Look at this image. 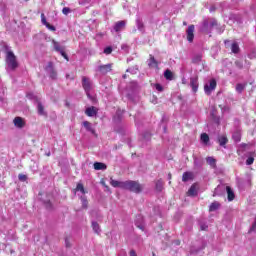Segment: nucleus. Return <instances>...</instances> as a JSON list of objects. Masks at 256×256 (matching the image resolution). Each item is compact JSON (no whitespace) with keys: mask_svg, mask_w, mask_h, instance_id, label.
I'll use <instances>...</instances> for the list:
<instances>
[{"mask_svg":"<svg viewBox=\"0 0 256 256\" xmlns=\"http://www.w3.org/2000/svg\"><path fill=\"white\" fill-rule=\"evenodd\" d=\"M121 189H126L127 191H131L132 193H141V191H143L141 184L133 180L122 182Z\"/></svg>","mask_w":256,"mask_h":256,"instance_id":"f257e3e1","label":"nucleus"},{"mask_svg":"<svg viewBox=\"0 0 256 256\" xmlns=\"http://www.w3.org/2000/svg\"><path fill=\"white\" fill-rule=\"evenodd\" d=\"M6 63L12 71H15L17 67H19V62H17V56L13 53V51L6 52Z\"/></svg>","mask_w":256,"mask_h":256,"instance_id":"f03ea898","label":"nucleus"},{"mask_svg":"<svg viewBox=\"0 0 256 256\" xmlns=\"http://www.w3.org/2000/svg\"><path fill=\"white\" fill-rule=\"evenodd\" d=\"M52 43H53L54 50L60 53L62 57L66 59V61H69V56H67V53L65 52V48L55 40H53Z\"/></svg>","mask_w":256,"mask_h":256,"instance_id":"7ed1b4c3","label":"nucleus"},{"mask_svg":"<svg viewBox=\"0 0 256 256\" xmlns=\"http://www.w3.org/2000/svg\"><path fill=\"white\" fill-rule=\"evenodd\" d=\"M186 39L188 43H193V40L195 39V25H189L186 30Z\"/></svg>","mask_w":256,"mask_h":256,"instance_id":"20e7f679","label":"nucleus"},{"mask_svg":"<svg viewBox=\"0 0 256 256\" xmlns=\"http://www.w3.org/2000/svg\"><path fill=\"white\" fill-rule=\"evenodd\" d=\"M216 88H217V81L215 79H212L210 81V85L206 84L204 86V91L206 95H211L212 91H215Z\"/></svg>","mask_w":256,"mask_h":256,"instance_id":"39448f33","label":"nucleus"},{"mask_svg":"<svg viewBox=\"0 0 256 256\" xmlns=\"http://www.w3.org/2000/svg\"><path fill=\"white\" fill-rule=\"evenodd\" d=\"M98 71L102 73V75H107V73H111V71H113V64L100 65L98 67Z\"/></svg>","mask_w":256,"mask_h":256,"instance_id":"423d86ee","label":"nucleus"},{"mask_svg":"<svg viewBox=\"0 0 256 256\" xmlns=\"http://www.w3.org/2000/svg\"><path fill=\"white\" fill-rule=\"evenodd\" d=\"M82 87L84 89V91H91L92 89V83H91V79H89V77L83 76L82 77Z\"/></svg>","mask_w":256,"mask_h":256,"instance_id":"0eeeda50","label":"nucleus"},{"mask_svg":"<svg viewBox=\"0 0 256 256\" xmlns=\"http://www.w3.org/2000/svg\"><path fill=\"white\" fill-rule=\"evenodd\" d=\"M83 127L86 129V131H89L94 137H97V132L95 131V128H93V125L89 121H84L82 123Z\"/></svg>","mask_w":256,"mask_h":256,"instance_id":"6e6552de","label":"nucleus"},{"mask_svg":"<svg viewBox=\"0 0 256 256\" xmlns=\"http://www.w3.org/2000/svg\"><path fill=\"white\" fill-rule=\"evenodd\" d=\"M127 25V22L125 20H121L115 23L114 25V31L116 33H120V31H123Z\"/></svg>","mask_w":256,"mask_h":256,"instance_id":"1a4fd4ad","label":"nucleus"},{"mask_svg":"<svg viewBox=\"0 0 256 256\" xmlns=\"http://www.w3.org/2000/svg\"><path fill=\"white\" fill-rule=\"evenodd\" d=\"M13 124L18 128V129H23L25 127L26 123L25 120L19 116L15 117L13 120Z\"/></svg>","mask_w":256,"mask_h":256,"instance_id":"9d476101","label":"nucleus"},{"mask_svg":"<svg viewBox=\"0 0 256 256\" xmlns=\"http://www.w3.org/2000/svg\"><path fill=\"white\" fill-rule=\"evenodd\" d=\"M98 112L99 110L95 106H91L85 110V115H87V117H95Z\"/></svg>","mask_w":256,"mask_h":256,"instance_id":"9b49d317","label":"nucleus"},{"mask_svg":"<svg viewBox=\"0 0 256 256\" xmlns=\"http://www.w3.org/2000/svg\"><path fill=\"white\" fill-rule=\"evenodd\" d=\"M41 22H42V24L45 25V27H46L47 29H49L50 31H56L55 26H53V25H51L49 22H47V18H45V14H44V13L41 14Z\"/></svg>","mask_w":256,"mask_h":256,"instance_id":"f8f14e48","label":"nucleus"},{"mask_svg":"<svg viewBox=\"0 0 256 256\" xmlns=\"http://www.w3.org/2000/svg\"><path fill=\"white\" fill-rule=\"evenodd\" d=\"M148 67L155 68V69L159 68V62H157V60L155 59V56L152 54L149 55Z\"/></svg>","mask_w":256,"mask_h":256,"instance_id":"ddd939ff","label":"nucleus"},{"mask_svg":"<svg viewBox=\"0 0 256 256\" xmlns=\"http://www.w3.org/2000/svg\"><path fill=\"white\" fill-rule=\"evenodd\" d=\"M226 193H227V199L228 201H234L235 200V192L233 191L230 186H226Z\"/></svg>","mask_w":256,"mask_h":256,"instance_id":"4468645a","label":"nucleus"},{"mask_svg":"<svg viewBox=\"0 0 256 256\" xmlns=\"http://www.w3.org/2000/svg\"><path fill=\"white\" fill-rule=\"evenodd\" d=\"M190 87H192V91L197 93V89H199V83L197 82V78H190Z\"/></svg>","mask_w":256,"mask_h":256,"instance_id":"2eb2a0df","label":"nucleus"},{"mask_svg":"<svg viewBox=\"0 0 256 256\" xmlns=\"http://www.w3.org/2000/svg\"><path fill=\"white\" fill-rule=\"evenodd\" d=\"M193 180V172H184L182 175L183 183H187V181Z\"/></svg>","mask_w":256,"mask_h":256,"instance_id":"dca6fc26","label":"nucleus"},{"mask_svg":"<svg viewBox=\"0 0 256 256\" xmlns=\"http://www.w3.org/2000/svg\"><path fill=\"white\" fill-rule=\"evenodd\" d=\"M206 162L212 169H217V160L213 157H207Z\"/></svg>","mask_w":256,"mask_h":256,"instance_id":"f3484780","label":"nucleus"},{"mask_svg":"<svg viewBox=\"0 0 256 256\" xmlns=\"http://www.w3.org/2000/svg\"><path fill=\"white\" fill-rule=\"evenodd\" d=\"M94 169L95 171H104V169H107V165L102 162H95Z\"/></svg>","mask_w":256,"mask_h":256,"instance_id":"a211bd4d","label":"nucleus"},{"mask_svg":"<svg viewBox=\"0 0 256 256\" xmlns=\"http://www.w3.org/2000/svg\"><path fill=\"white\" fill-rule=\"evenodd\" d=\"M187 195H188L189 197H197V186H196L195 184H193V185L189 188V190H188V192H187Z\"/></svg>","mask_w":256,"mask_h":256,"instance_id":"6ab92c4d","label":"nucleus"},{"mask_svg":"<svg viewBox=\"0 0 256 256\" xmlns=\"http://www.w3.org/2000/svg\"><path fill=\"white\" fill-rule=\"evenodd\" d=\"M201 61H203V54L201 53L195 54L192 58V63H194V65H199Z\"/></svg>","mask_w":256,"mask_h":256,"instance_id":"aec40b11","label":"nucleus"},{"mask_svg":"<svg viewBox=\"0 0 256 256\" xmlns=\"http://www.w3.org/2000/svg\"><path fill=\"white\" fill-rule=\"evenodd\" d=\"M164 77L167 81H173L175 77L173 76V72L169 69L165 70Z\"/></svg>","mask_w":256,"mask_h":256,"instance_id":"412c9836","label":"nucleus"},{"mask_svg":"<svg viewBox=\"0 0 256 256\" xmlns=\"http://www.w3.org/2000/svg\"><path fill=\"white\" fill-rule=\"evenodd\" d=\"M48 67L51 69L50 71L51 79H57V71H55V69L53 68V62H49Z\"/></svg>","mask_w":256,"mask_h":256,"instance_id":"4be33fe9","label":"nucleus"},{"mask_svg":"<svg viewBox=\"0 0 256 256\" xmlns=\"http://www.w3.org/2000/svg\"><path fill=\"white\" fill-rule=\"evenodd\" d=\"M218 143L221 147H225L229 143V139L226 136H220L218 137Z\"/></svg>","mask_w":256,"mask_h":256,"instance_id":"5701e85b","label":"nucleus"},{"mask_svg":"<svg viewBox=\"0 0 256 256\" xmlns=\"http://www.w3.org/2000/svg\"><path fill=\"white\" fill-rule=\"evenodd\" d=\"M221 207V203L214 201L210 204L209 206V211L213 212V211H217V209H219Z\"/></svg>","mask_w":256,"mask_h":256,"instance_id":"b1692460","label":"nucleus"},{"mask_svg":"<svg viewBox=\"0 0 256 256\" xmlns=\"http://www.w3.org/2000/svg\"><path fill=\"white\" fill-rule=\"evenodd\" d=\"M240 51H241V48L239 47V43L237 42L232 43L231 52L237 55V53H239Z\"/></svg>","mask_w":256,"mask_h":256,"instance_id":"393cba45","label":"nucleus"},{"mask_svg":"<svg viewBox=\"0 0 256 256\" xmlns=\"http://www.w3.org/2000/svg\"><path fill=\"white\" fill-rule=\"evenodd\" d=\"M92 229L94 231V233H96V235H99V233H101V226H99V223L97 222H92Z\"/></svg>","mask_w":256,"mask_h":256,"instance_id":"a878e982","label":"nucleus"},{"mask_svg":"<svg viewBox=\"0 0 256 256\" xmlns=\"http://www.w3.org/2000/svg\"><path fill=\"white\" fill-rule=\"evenodd\" d=\"M37 109H38V115H47V113L45 112V107L41 102H38Z\"/></svg>","mask_w":256,"mask_h":256,"instance_id":"bb28decb","label":"nucleus"},{"mask_svg":"<svg viewBox=\"0 0 256 256\" xmlns=\"http://www.w3.org/2000/svg\"><path fill=\"white\" fill-rule=\"evenodd\" d=\"M81 203H82V209H87L88 205H89V201L87 200V197L85 196H81Z\"/></svg>","mask_w":256,"mask_h":256,"instance_id":"cd10ccee","label":"nucleus"},{"mask_svg":"<svg viewBox=\"0 0 256 256\" xmlns=\"http://www.w3.org/2000/svg\"><path fill=\"white\" fill-rule=\"evenodd\" d=\"M200 139H201L202 143H205V145H207V143H209V135L207 133H202L200 136Z\"/></svg>","mask_w":256,"mask_h":256,"instance_id":"c85d7f7f","label":"nucleus"},{"mask_svg":"<svg viewBox=\"0 0 256 256\" xmlns=\"http://www.w3.org/2000/svg\"><path fill=\"white\" fill-rule=\"evenodd\" d=\"M76 191H80V193H83V195H85V193H87V191L85 190V187L83 186L82 183L77 184Z\"/></svg>","mask_w":256,"mask_h":256,"instance_id":"c756f323","label":"nucleus"},{"mask_svg":"<svg viewBox=\"0 0 256 256\" xmlns=\"http://www.w3.org/2000/svg\"><path fill=\"white\" fill-rule=\"evenodd\" d=\"M136 25L139 31H144L145 24H143V21H141L140 19L136 20Z\"/></svg>","mask_w":256,"mask_h":256,"instance_id":"7c9ffc66","label":"nucleus"},{"mask_svg":"<svg viewBox=\"0 0 256 256\" xmlns=\"http://www.w3.org/2000/svg\"><path fill=\"white\" fill-rule=\"evenodd\" d=\"M110 185L112 187H121V185H123V182H119V181L113 180V178H111Z\"/></svg>","mask_w":256,"mask_h":256,"instance_id":"2f4dec72","label":"nucleus"},{"mask_svg":"<svg viewBox=\"0 0 256 256\" xmlns=\"http://www.w3.org/2000/svg\"><path fill=\"white\" fill-rule=\"evenodd\" d=\"M156 190L163 191V180L159 179L156 181Z\"/></svg>","mask_w":256,"mask_h":256,"instance_id":"473e14b6","label":"nucleus"},{"mask_svg":"<svg viewBox=\"0 0 256 256\" xmlns=\"http://www.w3.org/2000/svg\"><path fill=\"white\" fill-rule=\"evenodd\" d=\"M236 91L237 93H243L245 91V85L241 83L236 84Z\"/></svg>","mask_w":256,"mask_h":256,"instance_id":"72a5a7b5","label":"nucleus"},{"mask_svg":"<svg viewBox=\"0 0 256 256\" xmlns=\"http://www.w3.org/2000/svg\"><path fill=\"white\" fill-rule=\"evenodd\" d=\"M105 55H111L113 53V48L111 46H108L104 49Z\"/></svg>","mask_w":256,"mask_h":256,"instance_id":"f704fd0d","label":"nucleus"},{"mask_svg":"<svg viewBox=\"0 0 256 256\" xmlns=\"http://www.w3.org/2000/svg\"><path fill=\"white\" fill-rule=\"evenodd\" d=\"M18 179H19V181H22V183H25V181H27V175L19 174Z\"/></svg>","mask_w":256,"mask_h":256,"instance_id":"c9c22d12","label":"nucleus"},{"mask_svg":"<svg viewBox=\"0 0 256 256\" xmlns=\"http://www.w3.org/2000/svg\"><path fill=\"white\" fill-rule=\"evenodd\" d=\"M233 139L236 143H239V141H241V134L239 133L234 134Z\"/></svg>","mask_w":256,"mask_h":256,"instance_id":"e433bc0d","label":"nucleus"},{"mask_svg":"<svg viewBox=\"0 0 256 256\" xmlns=\"http://www.w3.org/2000/svg\"><path fill=\"white\" fill-rule=\"evenodd\" d=\"M44 205H45L46 209H48V210L53 209V204L49 200L44 202Z\"/></svg>","mask_w":256,"mask_h":256,"instance_id":"4c0bfd02","label":"nucleus"},{"mask_svg":"<svg viewBox=\"0 0 256 256\" xmlns=\"http://www.w3.org/2000/svg\"><path fill=\"white\" fill-rule=\"evenodd\" d=\"M62 13H63V15H69V13H71V8H69V7H64V8L62 9Z\"/></svg>","mask_w":256,"mask_h":256,"instance_id":"58836bf2","label":"nucleus"},{"mask_svg":"<svg viewBox=\"0 0 256 256\" xmlns=\"http://www.w3.org/2000/svg\"><path fill=\"white\" fill-rule=\"evenodd\" d=\"M253 163H255V158H253V157H249L246 160V165H253Z\"/></svg>","mask_w":256,"mask_h":256,"instance_id":"ea45409f","label":"nucleus"},{"mask_svg":"<svg viewBox=\"0 0 256 256\" xmlns=\"http://www.w3.org/2000/svg\"><path fill=\"white\" fill-rule=\"evenodd\" d=\"M156 91H159L160 93L163 92V86L159 83L155 84Z\"/></svg>","mask_w":256,"mask_h":256,"instance_id":"a19ab883","label":"nucleus"},{"mask_svg":"<svg viewBox=\"0 0 256 256\" xmlns=\"http://www.w3.org/2000/svg\"><path fill=\"white\" fill-rule=\"evenodd\" d=\"M235 65H236V67H237L238 69H243V62H241V61H236V62H235Z\"/></svg>","mask_w":256,"mask_h":256,"instance_id":"79ce46f5","label":"nucleus"},{"mask_svg":"<svg viewBox=\"0 0 256 256\" xmlns=\"http://www.w3.org/2000/svg\"><path fill=\"white\" fill-rule=\"evenodd\" d=\"M203 27H204L205 29H208V28H209V21L204 20V22H203Z\"/></svg>","mask_w":256,"mask_h":256,"instance_id":"37998d69","label":"nucleus"},{"mask_svg":"<svg viewBox=\"0 0 256 256\" xmlns=\"http://www.w3.org/2000/svg\"><path fill=\"white\" fill-rule=\"evenodd\" d=\"M85 93H86V95H87V97H88V99H91V100H93V96H91V91H85Z\"/></svg>","mask_w":256,"mask_h":256,"instance_id":"c03bdc74","label":"nucleus"},{"mask_svg":"<svg viewBox=\"0 0 256 256\" xmlns=\"http://www.w3.org/2000/svg\"><path fill=\"white\" fill-rule=\"evenodd\" d=\"M129 254L130 256H137V252L134 249L130 250Z\"/></svg>","mask_w":256,"mask_h":256,"instance_id":"a18cd8bd","label":"nucleus"},{"mask_svg":"<svg viewBox=\"0 0 256 256\" xmlns=\"http://www.w3.org/2000/svg\"><path fill=\"white\" fill-rule=\"evenodd\" d=\"M211 27H217V22L216 20H213L210 24Z\"/></svg>","mask_w":256,"mask_h":256,"instance_id":"49530a36","label":"nucleus"},{"mask_svg":"<svg viewBox=\"0 0 256 256\" xmlns=\"http://www.w3.org/2000/svg\"><path fill=\"white\" fill-rule=\"evenodd\" d=\"M205 229H207V226H201L202 231H205Z\"/></svg>","mask_w":256,"mask_h":256,"instance_id":"de8ad7c7","label":"nucleus"},{"mask_svg":"<svg viewBox=\"0 0 256 256\" xmlns=\"http://www.w3.org/2000/svg\"><path fill=\"white\" fill-rule=\"evenodd\" d=\"M139 229H141L142 231H144L143 226H138Z\"/></svg>","mask_w":256,"mask_h":256,"instance_id":"09e8293b","label":"nucleus"},{"mask_svg":"<svg viewBox=\"0 0 256 256\" xmlns=\"http://www.w3.org/2000/svg\"><path fill=\"white\" fill-rule=\"evenodd\" d=\"M168 179H171V173L168 174Z\"/></svg>","mask_w":256,"mask_h":256,"instance_id":"8fccbe9b","label":"nucleus"},{"mask_svg":"<svg viewBox=\"0 0 256 256\" xmlns=\"http://www.w3.org/2000/svg\"><path fill=\"white\" fill-rule=\"evenodd\" d=\"M183 25H187V22H183Z\"/></svg>","mask_w":256,"mask_h":256,"instance_id":"3c124183","label":"nucleus"},{"mask_svg":"<svg viewBox=\"0 0 256 256\" xmlns=\"http://www.w3.org/2000/svg\"><path fill=\"white\" fill-rule=\"evenodd\" d=\"M66 106L69 107V103H66Z\"/></svg>","mask_w":256,"mask_h":256,"instance_id":"603ef678","label":"nucleus"}]
</instances>
